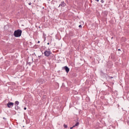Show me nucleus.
<instances>
[{"mask_svg": "<svg viewBox=\"0 0 129 129\" xmlns=\"http://www.w3.org/2000/svg\"><path fill=\"white\" fill-rule=\"evenodd\" d=\"M22 30L18 29L14 31V35L16 38H19V37H21L22 36Z\"/></svg>", "mask_w": 129, "mask_h": 129, "instance_id": "obj_1", "label": "nucleus"}, {"mask_svg": "<svg viewBox=\"0 0 129 129\" xmlns=\"http://www.w3.org/2000/svg\"><path fill=\"white\" fill-rule=\"evenodd\" d=\"M44 56H45L46 57H49V56H50V55L52 54V52H51V51H50V49H48V50H46L44 52Z\"/></svg>", "mask_w": 129, "mask_h": 129, "instance_id": "obj_2", "label": "nucleus"}, {"mask_svg": "<svg viewBox=\"0 0 129 129\" xmlns=\"http://www.w3.org/2000/svg\"><path fill=\"white\" fill-rule=\"evenodd\" d=\"M62 70H65V71H66V72H67V73H68V72H69V71H70V69H69V68H68V67H67V66L62 67Z\"/></svg>", "mask_w": 129, "mask_h": 129, "instance_id": "obj_3", "label": "nucleus"}, {"mask_svg": "<svg viewBox=\"0 0 129 129\" xmlns=\"http://www.w3.org/2000/svg\"><path fill=\"white\" fill-rule=\"evenodd\" d=\"M14 103L13 102H9L7 104V106L9 108H11V107L14 106Z\"/></svg>", "mask_w": 129, "mask_h": 129, "instance_id": "obj_4", "label": "nucleus"}, {"mask_svg": "<svg viewBox=\"0 0 129 129\" xmlns=\"http://www.w3.org/2000/svg\"><path fill=\"white\" fill-rule=\"evenodd\" d=\"M60 7H66V3H65L64 1L62 2L61 4L59 5L58 8H60Z\"/></svg>", "mask_w": 129, "mask_h": 129, "instance_id": "obj_5", "label": "nucleus"}, {"mask_svg": "<svg viewBox=\"0 0 129 129\" xmlns=\"http://www.w3.org/2000/svg\"><path fill=\"white\" fill-rule=\"evenodd\" d=\"M19 103H20V102L18 101H16L15 102V104L16 106V105H17V106L19 105Z\"/></svg>", "mask_w": 129, "mask_h": 129, "instance_id": "obj_6", "label": "nucleus"}, {"mask_svg": "<svg viewBox=\"0 0 129 129\" xmlns=\"http://www.w3.org/2000/svg\"><path fill=\"white\" fill-rule=\"evenodd\" d=\"M79 125V122H77L74 126H78Z\"/></svg>", "mask_w": 129, "mask_h": 129, "instance_id": "obj_7", "label": "nucleus"}, {"mask_svg": "<svg viewBox=\"0 0 129 129\" xmlns=\"http://www.w3.org/2000/svg\"><path fill=\"white\" fill-rule=\"evenodd\" d=\"M19 108H20V107H19V106H18V105L15 106V109L16 110H18V109H19Z\"/></svg>", "mask_w": 129, "mask_h": 129, "instance_id": "obj_8", "label": "nucleus"}, {"mask_svg": "<svg viewBox=\"0 0 129 129\" xmlns=\"http://www.w3.org/2000/svg\"><path fill=\"white\" fill-rule=\"evenodd\" d=\"M63 126L65 128H67V127H68V126L65 124H63Z\"/></svg>", "mask_w": 129, "mask_h": 129, "instance_id": "obj_9", "label": "nucleus"}, {"mask_svg": "<svg viewBox=\"0 0 129 129\" xmlns=\"http://www.w3.org/2000/svg\"><path fill=\"white\" fill-rule=\"evenodd\" d=\"M108 78H109V79H112V78H113V77H110V76H108Z\"/></svg>", "mask_w": 129, "mask_h": 129, "instance_id": "obj_10", "label": "nucleus"}, {"mask_svg": "<svg viewBox=\"0 0 129 129\" xmlns=\"http://www.w3.org/2000/svg\"><path fill=\"white\" fill-rule=\"evenodd\" d=\"M101 3H102V4H103V3H104V1L101 0Z\"/></svg>", "mask_w": 129, "mask_h": 129, "instance_id": "obj_11", "label": "nucleus"}, {"mask_svg": "<svg viewBox=\"0 0 129 129\" xmlns=\"http://www.w3.org/2000/svg\"><path fill=\"white\" fill-rule=\"evenodd\" d=\"M74 127H75V126H72V127H70V129H73Z\"/></svg>", "mask_w": 129, "mask_h": 129, "instance_id": "obj_12", "label": "nucleus"}, {"mask_svg": "<svg viewBox=\"0 0 129 129\" xmlns=\"http://www.w3.org/2000/svg\"><path fill=\"white\" fill-rule=\"evenodd\" d=\"M79 28H82V26L81 25H80L79 26Z\"/></svg>", "mask_w": 129, "mask_h": 129, "instance_id": "obj_13", "label": "nucleus"}, {"mask_svg": "<svg viewBox=\"0 0 129 129\" xmlns=\"http://www.w3.org/2000/svg\"><path fill=\"white\" fill-rule=\"evenodd\" d=\"M24 110H27V107H25L24 108Z\"/></svg>", "mask_w": 129, "mask_h": 129, "instance_id": "obj_14", "label": "nucleus"}, {"mask_svg": "<svg viewBox=\"0 0 129 129\" xmlns=\"http://www.w3.org/2000/svg\"><path fill=\"white\" fill-rule=\"evenodd\" d=\"M28 5H29V6H31V5H32V3L30 2V3H29L28 4Z\"/></svg>", "mask_w": 129, "mask_h": 129, "instance_id": "obj_15", "label": "nucleus"}, {"mask_svg": "<svg viewBox=\"0 0 129 129\" xmlns=\"http://www.w3.org/2000/svg\"><path fill=\"white\" fill-rule=\"evenodd\" d=\"M27 63L29 64V65H31V62H28Z\"/></svg>", "mask_w": 129, "mask_h": 129, "instance_id": "obj_16", "label": "nucleus"}, {"mask_svg": "<svg viewBox=\"0 0 129 129\" xmlns=\"http://www.w3.org/2000/svg\"><path fill=\"white\" fill-rule=\"evenodd\" d=\"M96 2H99V0H95Z\"/></svg>", "mask_w": 129, "mask_h": 129, "instance_id": "obj_17", "label": "nucleus"}, {"mask_svg": "<svg viewBox=\"0 0 129 129\" xmlns=\"http://www.w3.org/2000/svg\"><path fill=\"white\" fill-rule=\"evenodd\" d=\"M47 45H50V43H47Z\"/></svg>", "mask_w": 129, "mask_h": 129, "instance_id": "obj_18", "label": "nucleus"}, {"mask_svg": "<svg viewBox=\"0 0 129 129\" xmlns=\"http://www.w3.org/2000/svg\"><path fill=\"white\" fill-rule=\"evenodd\" d=\"M36 54L35 53V52H34V53L32 55H35Z\"/></svg>", "mask_w": 129, "mask_h": 129, "instance_id": "obj_19", "label": "nucleus"}, {"mask_svg": "<svg viewBox=\"0 0 129 129\" xmlns=\"http://www.w3.org/2000/svg\"><path fill=\"white\" fill-rule=\"evenodd\" d=\"M118 51H120V49H118Z\"/></svg>", "mask_w": 129, "mask_h": 129, "instance_id": "obj_20", "label": "nucleus"}, {"mask_svg": "<svg viewBox=\"0 0 129 129\" xmlns=\"http://www.w3.org/2000/svg\"><path fill=\"white\" fill-rule=\"evenodd\" d=\"M3 119H6V118L5 117H3Z\"/></svg>", "mask_w": 129, "mask_h": 129, "instance_id": "obj_21", "label": "nucleus"}, {"mask_svg": "<svg viewBox=\"0 0 129 129\" xmlns=\"http://www.w3.org/2000/svg\"><path fill=\"white\" fill-rule=\"evenodd\" d=\"M37 43H40V41H38Z\"/></svg>", "mask_w": 129, "mask_h": 129, "instance_id": "obj_22", "label": "nucleus"}, {"mask_svg": "<svg viewBox=\"0 0 129 129\" xmlns=\"http://www.w3.org/2000/svg\"><path fill=\"white\" fill-rule=\"evenodd\" d=\"M39 57H41V56H38Z\"/></svg>", "mask_w": 129, "mask_h": 129, "instance_id": "obj_23", "label": "nucleus"}, {"mask_svg": "<svg viewBox=\"0 0 129 129\" xmlns=\"http://www.w3.org/2000/svg\"><path fill=\"white\" fill-rule=\"evenodd\" d=\"M49 2H50V0H48Z\"/></svg>", "mask_w": 129, "mask_h": 129, "instance_id": "obj_24", "label": "nucleus"}]
</instances>
